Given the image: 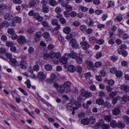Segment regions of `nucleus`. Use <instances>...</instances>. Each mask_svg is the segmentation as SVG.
Here are the masks:
<instances>
[{
  "mask_svg": "<svg viewBox=\"0 0 129 129\" xmlns=\"http://www.w3.org/2000/svg\"><path fill=\"white\" fill-rule=\"evenodd\" d=\"M19 66L22 69H26L27 67V64L26 61L21 60Z\"/></svg>",
  "mask_w": 129,
  "mask_h": 129,
  "instance_id": "obj_8",
  "label": "nucleus"
},
{
  "mask_svg": "<svg viewBox=\"0 0 129 129\" xmlns=\"http://www.w3.org/2000/svg\"><path fill=\"white\" fill-rule=\"evenodd\" d=\"M9 61L11 65L13 66L16 67L19 65L18 62L15 58L10 59Z\"/></svg>",
  "mask_w": 129,
  "mask_h": 129,
  "instance_id": "obj_6",
  "label": "nucleus"
},
{
  "mask_svg": "<svg viewBox=\"0 0 129 129\" xmlns=\"http://www.w3.org/2000/svg\"><path fill=\"white\" fill-rule=\"evenodd\" d=\"M67 57L65 56L62 57L59 59L60 62L62 64H65L67 62Z\"/></svg>",
  "mask_w": 129,
  "mask_h": 129,
  "instance_id": "obj_18",
  "label": "nucleus"
},
{
  "mask_svg": "<svg viewBox=\"0 0 129 129\" xmlns=\"http://www.w3.org/2000/svg\"><path fill=\"white\" fill-rule=\"evenodd\" d=\"M3 27L7 28L9 25V23L6 21H4L2 23Z\"/></svg>",
  "mask_w": 129,
  "mask_h": 129,
  "instance_id": "obj_32",
  "label": "nucleus"
},
{
  "mask_svg": "<svg viewBox=\"0 0 129 129\" xmlns=\"http://www.w3.org/2000/svg\"><path fill=\"white\" fill-rule=\"evenodd\" d=\"M43 36L45 38L47 39L49 37L50 35L49 33L46 32L43 34Z\"/></svg>",
  "mask_w": 129,
  "mask_h": 129,
  "instance_id": "obj_43",
  "label": "nucleus"
},
{
  "mask_svg": "<svg viewBox=\"0 0 129 129\" xmlns=\"http://www.w3.org/2000/svg\"><path fill=\"white\" fill-rule=\"evenodd\" d=\"M35 16H36L37 18V19L38 21H42L43 20V17L39 16L38 13H35Z\"/></svg>",
  "mask_w": 129,
  "mask_h": 129,
  "instance_id": "obj_36",
  "label": "nucleus"
},
{
  "mask_svg": "<svg viewBox=\"0 0 129 129\" xmlns=\"http://www.w3.org/2000/svg\"><path fill=\"white\" fill-rule=\"evenodd\" d=\"M120 96H116L115 98L113 99L112 103L114 105L116 104L117 102V101L118 100H120Z\"/></svg>",
  "mask_w": 129,
  "mask_h": 129,
  "instance_id": "obj_22",
  "label": "nucleus"
},
{
  "mask_svg": "<svg viewBox=\"0 0 129 129\" xmlns=\"http://www.w3.org/2000/svg\"><path fill=\"white\" fill-rule=\"evenodd\" d=\"M80 44L82 46V48L84 50H86L90 46V45L86 41H82L80 42Z\"/></svg>",
  "mask_w": 129,
  "mask_h": 129,
  "instance_id": "obj_4",
  "label": "nucleus"
},
{
  "mask_svg": "<svg viewBox=\"0 0 129 129\" xmlns=\"http://www.w3.org/2000/svg\"><path fill=\"white\" fill-rule=\"evenodd\" d=\"M128 96L127 94L124 95L123 97L120 96V101H123L124 103H125L127 99H128Z\"/></svg>",
  "mask_w": 129,
  "mask_h": 129,
  "instance_id": "obj_17",
  "label": "nucleus"
},
{
  "mask_svg": "<svg viewBox=\"0 0 129 129\" xmlns=\"http://www.w3.org/2000/svg\"><path fill=\"white\" fill-rule=\"evenodd\" d=\"M103 104L105 107L107 108H109L111 106V104L108 101H106L105 102H104Z\"/></svg>",
  "mask_w": 129,
  "mask_h": 129,
  "instance_id": "obj_53",
  "label": "nucleus"
},
{
  "mask_svg": "<svg viewBox=\"0 0 129 129\" xmlns=\"http://www.w3.org/2000/svg\"><path fill=\"white\" fill-rule=\"evenodd\" d=\"M61 11V8L59 7H57L55 9V12L57 14H59L60 13Z\"/></svg>",
  "mask_w": 129,
  "mask_h": 129,
  "instance_id": "obj_52",
  "label": "nucleus"
},
{
  "mask_svg": "<svg viewBox=\"0 0 129 129\" xmlns=\"http://www.w3.org/2000/svg\"><path fill=\"white\" fill-rule=\"evenodd\" d=\"M122 118L124 121L126 123H129V118L127 116H123L122 117Z\"/></svg>",
  "mask_w": 129,
  "mask_h": 129,
  "instance_id": "obj_27",
  "label": "nucleus"
},
{
  "mask_svg": "<svg viewBox=\"0 0 129 129\" xmlns=\"http://www.w3.org/2000/svg\"><path fill=\"white\" fill-rule=\"evenodd\" d=\"M54 47V46L52 44L49 45L47 47L48 50H51L53 49Z\"/></svg>",
  "mask_w": 129,
  "mask_h": 129,
  "instance_id": "obj_63",
  "label": "nucleus"
},
{
  "mask_svg": "<svg viewBox=\"0 0 129 129\" xmlns=\"http://www.w3.org/2000/svg\"><path fill=\"white\" fill-rule=\"evenodd\" d=\"M55 53L54 52H51L49 54V58L55 59Z\"/></svg>",
  "mask_w": 129,
  "mask_h": 129,
  "instance_id": "obj_42",
  "label": "nucleus"
},
{
  "mask_svg": "<svg viewBox=\"0 0 129 129\" xmlns=\"http://www.w3.org/2000/svg\"><path fill=\"white\" fill-rule=\"evenodd\" d=\"M6 49L4 47H2L0 48V54H4L6 51Z\"/></svg>",
  "mask_w": 129,
  "mask_h": 129,
  "instance_id": "obj_46",
  "label": "nucleus"
},
{
  "mask_svg": "<svg viewBox=\"0 0 129 129\" xmlns=\"http://www.w3.org/2000/svg\"><path fill=\"white\" fill-rule=\"evenodd\" d=\"M76 60L77 63L78 64H80L82 63L83 61L81 58L79 56H78L76 59Z\"/></svg>",
  "mask_w": 129,
  "mask_h": 129,
  "instance_id": "obj_39",
  "label": "nucleus"
},
{
  "mask_svg": "<svg viewBox=\"0 0 129 129\" xmlns=\"http://www.w3.org/2000/svg\"><path fill=\"white\" fill-rule=\"evenodd\" d=\"M116 19L118 21L120 22L123 19V17L122 15L119 14L116 17Z\"/></svg>",
  "mask_w": 129,
  "mask_h": 129,
  "instance_id": "obj_40",
  "label": "nucleus"
},
{
  "mask_svg": "<svg viewBox=\"0 0 129 129\" xmlns=\"http://www.w3.org/2000/svg\"><path fill=\"white\" fill-rule=\"evenodd\" d=\"M65 56L68 58L69 57L72 58H75L77 56V54L75 52L73 51L71 52L70 54L66 53L65 54Z\"/></svg>",
  "mask_w": 129,
  "mask_h": 129,
  "instance_id": "obj_5",
  "label": "nucleus"
},
{
  "mask_svg": "<svg viewBox=\"0 0 129 129\" xmlns=\"http://www.w3.org/2000/svg\"><path fill=\"white\" fill-rule=\"evenodd\" d=\"M112 112L114 115H117L120 114V109L118 108H116L112 110Z\"/></svg>",
  "mask_w": 129,
  "mask_h": 129,
  "instance_id": "obj_12",
  "label": "nucleus"
},
{
  "mask_svg": "<svg viewBox=\"0 0 129 129\" xmlns=\"http://www.w3.org/2000/svg\"><path fill=\"white\" fill-rule=\"evenodd\" d=\"M42 36L41 33L40 32H37L35 34L36 38L38 39L40 38Z\"/></svg>",
  "mask_w": 129,
  "mask_h": 129,
  "instance_id": "obj_55",
  "label": "nucleus"
},
{
  "mask_svg": "<svg viewBox=\"0 0 129 129\" xmlns=\"http://www.w3.org/2000/svg\"><path fill=\"white\" fill-rule=\"evenodd\" d=\"M102 65V63L101 62H95L94 66L96 67L99 68Z\"/></svg>",
  "mask_w": 129,
  "mask_h": 129,
  "instance_id": "obj_60",
  "label": "nucleus"
},
{
  "mask_svg": "<svg viewBox=\"0 0 129 129\" xmlns=\"http://www.w3.org/2000/svg\"><path fill=\"white\" fill-rule=\"evenodd\" d=\"M80 8L81 11L83 12H86L88 10V8L83 6H81Z\"/></svg>",
  "mask_w": 129,
  "mask_h": 129,
  "instance_id": "obj_47",
  "label": "nucleus"
},
{
  "mask_svg": "<svg viewBox=\"0 0 129 129\" xmlns=\"http://www.w3.org/2000/svg\"><path fill=\"white\" fill-rule=\"evenodd\" d=\"M7 6L3 4H1L0 5V13H3V10L7 9Z\"/></svg>",
  "mask_w": 129,
  "mask_h": 129,
  "instance_id": "obj_20",
  "label": "nucleus"
},
{
  "mask_svg": "<svg viewBox=\"0 0 129 129\" xmlns=\"http://www.w3.org/2000/svg\"><path fill=\"white\" fill-rule=\"evenodd\" d=\"M45 68L47 71H50L52 69V66L49 64H47L45 66Z\"/></svg>",
  "mask_w": 129,
  "mask_h": 129,
  "instance_id": "obj_33",
  "label": "nucleus"
},
{
  "mask_svg": "<svg viewBox=\"0 0 129 129\" xmlns=\"http://www.w3.org/2000/svg\"><path fill=\"white\" fill-rule=\"evenodd\" d=\"M4 18L7 20H12L13 17L12 14L9 13H7L4 15Z\"/></svg>",
  "mask_w": 129,
  "mask_h": 129,
  "instance_id": "obj_11",
  "label": "nucleus"
},
{
  "mask_svg": "<svg viewBox=\"0 0 129 129\" xmlns=\"http://www.w3.org/2000/svg\"><path fill=\"white\" fill-rule=\"evenodd\" d=\"M86 91L85 90L83 89H82L80 91V95L83 96H84L85 95Z\"/></svg>",
  "mask_w": 129,
  "mask_h": 129,
  "instance_id": "obj_58",
  "label": "nucleus"
},
{
  "mask_svg": "<svg viewBox=\"0 0 129 129\" xmlns=\"http://www.w3.org/2000/svg\"><path fill=\"white\" fill-rule=\"evenodd\" d=\"M69 44L73 48L77 49L79 47V44L77 42L76 40L74 39H71L70 41Z\"/></svg>",
  "mask_w": 129,
  "mask_h": 129,
  "instance_id": "obj_1",
  "label": "nucleus"
},
{
  "mask_svg": "<svg viewBox=\"0 0 129 129\" xmlns=\"http://www.w3.org/2000/svg\"><path fill=\"white\" fill-rule=\"evenodd\" d=\"M55 25L56 26V27H55L54 31H56L57 32V34L58 32V30L60 29V28L61 27L60 26V24H59L58 23L57 24Z\"/></svg>",
  "mask_w": 129,
  "mask_h": 129,
  "instance_id": "obj_41",
  "label": "nucleus"
},
{
  "mask_svg": "<svg viewBox=\"0 0 129 129\" xmlns=\"http://www.w3.org/2000/svg\"><path fill=\"white\" fill-rule=\"evenodd\" d=\"M115 82L113 80L111 79L108 81V83L109 85L112 86L114 84Z\"/></svg>",
  "mask_w": 129,
  "mask_h": 129,
  "instance_id": "obj_61",
  "label": "nucleus"
},
{
  "mask_svg": "<svg viewBox=\"0 0 129 129\" xmlns=\"http://www.w3.org/2000/svg\"><path fill=\"white\" fill-rule=\"evenodd\" d=\"M14 20L15 22L17 23H19L21 22V19L19 17L17 16L14 17Z\"/></svg>",
  "mask_w": 129,
  "mask_h": 129,
  "instance_id": "obj_31",
  "label": "nucleus"
},
{
  "mask_svg": "<svg viewBox=\"0 0 129 129\" xmlns=\"http://www.w3.org/2000/svg\"><path fill=\"white\" fill-rule=\"evenodd\" d=\"M88 120V122L92 124H93L95 122V118L93 117H90Z\"/></svg>",
  "mask_w": 129,
  "mask_h": 129,
  "instance_id": "obj_30",
  "label": "nucleus"
},
{
  "mask_svg": "<svg viewBox=\"0 0 129 129\" xmlns=\"http://www.w3.org/2000/svg\"><path fill=\"white\" fill-rule=\"evenodd\" d=\"M66 8L67 10V11H70L72 10V7L70 5H67L66 6Z\"/></svg>",
  "mask_w": 129,
  "mask_h": 129,
  "instance_id": "obj_48",
  "label": "nucleus"
},
{
  "mask_svg": "<svg viewBox=\"0 0 129 129\" xmlns=\"http://www.w3.org/2000/svg\"><path fill=\"white\" fill-rule=\"evenodd\" d=\"M61 56L60 53L59 52H58L55 53V58H59Z\"/></svg>",
  "mask_w": 129,
  "mask_h": 129,
  "instance_id": "obj_64",
  "label": "nucleus"
},
{
  "mask_svg": "<svg viewBox=\"0 0 129 129\" xmlns=\"http://www.w3.org/2000/svg\"><path fill=\"white\" fill-rule=\"evenodd\" d=\"M59 21L60 23L62 24H65L66 22L65 19L63 17L60 18L59 19Z\"/></svg>",
  "mask_w": 129,
  "mask_h": 129,
  "instance_id": "obj_49",
  "label": "nucleus"
},
{
  "mask_svg": "<svg viewBox=\"0 0 129 129\" xmlns=\"http://www.w3.org/2000/svg\"><path fill=\"white\" fill-rule=\"evenodd\" d=\"M42 11L44 13H47L49 11V7L47 5L42 6Z\"/></svg>",
  "mask_w": 129,
  "mask_h": 129,
  "instance_id": "obj_14",
  "label": "nucleus"
},
{
  "mask_svg": "<svg viewBox=\"0 0 129 129\" xmlns=\"http://www.w3.org/2000/svg\"><path fill=\"white\" fill-rule=\"evenodd\" d=\"M86 28V26L84 25H81L79 27L80 30L82 32L85 31Z\"/></svg>",
  "mask_w": 129,
  "mask_h": 129,
  "instance_id": "obj_28",
  "label": "nucleus"
},
{
  "mask_svg": "<svg viewBox=\"0 0 129 129\" xmlns=\"http://www.w3.org/2000/svg\"><path fill=\"white\" fill-rule=\"evenodd\" d=\"M125 126L124 124L121 122H119L118 123H117V127L121 128H123Z\"/></svg>",
  "mask_w": 129,
  "mask_h": 129,
  "instance_id": "obj_35",
  "label": "nucleus"
},
{
  "mask_svg": "<svg viewBox=\"0 0 129 129\" xmlns=\"http://www.w3.org/2000/svg\"><path fill=\"white\" fill-rule=\"evenodd\" d=\"M100 76L102 77L105 76L106 75L105 72L103 70H102L100 71Z\"/></svg>",
  "mask_w": 129,
  "mask_h": 129,
  "instance_id": "obj_62",
  "label": "nucleus"
},
{
  "mask_svg": "<svg viewBox=\"0 0 129 129\" xmlns=\"http://www.w3.org/2000/svg\"><path fill=\"white\" fill-rule=\"evenodd\" d=\"M80 24V23L78 20H75L72 23L73 25L75 27L78 26Z\"/></svg>",
  "mask_w": 129,
  "mask_h": 129,
  "instance_id": "obj_34",
  "label": "nucleus"
},
{
  "mask_svg": "<svg viewBox=\"0 0 129 129\" xmlns=\"http://www.w3.org/2000/svg\"><path fill=\"white\" fill-rule=\"evenodd\" d=\"M49 4L52 6H55L57 5L58 3L55 0H49Z\"/></svg>",
  "mask_w": 129,
  "mask_h": 129,
  "instance_id": "obj_19",
  "label": "nucleus"
},
{
  "mask_svg": "<svg viewBox=\"0 0 129 129\" xmlns=\"http://www.w3.org/2000/svg\"><path fill=\"white\" fill-rule=\"evenodd\" d=\"M120 88L122 90H124L125 92H128L129 91V86L127 85H121Z\"/></svg>",
  "mask_w": 129,
  "mask_h": 129,
  "instance_id": "obj_15",
  "label": "nucleus"
},
{
  "mask_svg": "<svg viewBox=\"0 0 129 129\" xmlns=\"http://www.w3.org/2000/svg\"><path fill=\"white\" fill-rule=\"evenodd\" d=\"M105 119L108 121L110 122L111 120V117L110 115H106L105 116Z\"/></svg>",
  "mask_w": 129,
  "mask_h": 129,
  "instance_id": "obj_44",
  "label": "nucleus"
},
{
  "mask_svg": "<svg viewBox=\"0 0 129 129\" xmlns=\"http://www.w3.org/2000/svg\"><path fill=\"white\" fill-rule=\"evenodd\" d=\"M88 119L85 118L81 120L82 123L84 125H87L88 124Z\"/></svg>",
  "mask_w": 129,
  "mask_h": 129,
  "instance_id": "obj_25",
  "label": "nucleus"
},
{
  "mask_svg": "<svg viewBox=\"0 0 129 129\" xmlns=\"http://www.w3.org/2000/svg\"><path fill=\"white\" fill-rule=\"evenodd\" d=\"M115 74L117 77H120L122 76L123 73L121 71H118L116 72Z\"/></svg>",
  "mask_w": 129,
  "mask_h": 129,
  "instance_id": "obj_37",
  "label": "nucleus"
},
{
  "mask_svg": "<svg viewBox=\"0 0 129 129\" xmlns=\"http://www.w3.org/2000/svg\"><path fill=\"white\" fill-rule=\"evenodd\" d=\"M7 31L9 34H14L15 33L14 29L12 28H10L8 29Z\"/></svg>",
  "mask_w": 129,
  "mask_h": 129,
  "instance_id": "obj_56",
  "label": "nucleus"
},
{
  "mask_svg": "<svg viewBox=\"0 0 129 129\" xmlns=\"http://www.w3.org/2000/svg\"><path fill=\"white\" fill-rule=\"evenodd\" d=\"M14 45V43L12 42L8 41L6 43V45L8 47H11Z\"/></svg>",
  "mask_w": 129,
  "mask_h": 129,
  "instance_id": "obj_45",
  "label": "nucleus"
},
{
  "mask_svg": "<svg viewBox=\"0 0 129 129\" xmlns=\"http://www.w3.org/2000/svg\"><path fill=\"white\" fill-rule=\"evenodd\" d=\"M65 88L62 85H59V86L57 89V91L60 94L63 93L65 90Z\"/></svg>",
  "mask_w": 129,
  "mask_h": 129,
  "instance_id": "obj_9",
  "label": "nucleus"
},
{
  "mask_svg": "<svg viewBox=\"0 0 129 129\" xmlns=\"http://www.w3.org/2000/svg\"><path fill=\"white\" fill-rule=\"evenodd\" d=\"M85 114L83 112L79 113L78 115V117L80 118H83L85 116Z\"/></svg>",
  "mask_w": 129,
  "mask_h": 129,
  "instance_id": "obj_59",
  "label": "nucleus"
},
{
  "mask_svg": "<svg viewBox=\"0 0 129 129\" xmlns=\"http://www.w3.org/2000/svg\"><path fill=\"white\" fill-rule=\"evenodd\" d=\"M1 40L4 42H6L7 40V38L6 36L5 35H2L1 37Z\"/></svg>",
  "mask_w": 129,
  "mask_h": 129,
  "instance_id": "obj_54",
  "label": "nucleus"
},
{
  "mask_svg": "<svg viewBox=\"0 0 129 129\" xmlns=\"http://www.w3.org/2000/svg\"><path fill=\"white\" fill-rule=\"evenodd\" d=\"M71 83L70 81H67L64 83L63 85L65 88L67 89L66 91L68 93L70 91V90L69 87L71 86Z\"/></svg>",
  "mask_w": 129,
  "mask_h": 129,
  "instance_id": "obj_2",
  "label": "nucleus"
},
{
  "mask_svg": "<svg viewBox=\"0 0 129 129\" xmlns=\"http://www.w3.org/2000/svg\"><path fill=\"white\" fill-rule=\"evenodd\" d=\"M68 70L70 72H73L75 70V67L72 65H69L68 67Z\"/></svg>",
  "mask_w": 129,
  "mask_h": 129,
  "instance_id": "obj_16",
  "label": "nucleus"
},
{
  "mask_svg": "<svg viewBox=\"0 0 129 129\" xmlns=\"http://www.w3.org/2000/svg\"><path fill=\"white\" fill-rule=\"evenodd\" d=\"M51 23L53 25H55L58 23V20L55 18L52 19L51 20Z\"/></svg>",
  "mask_w": 129,
  "mask_h": 129,
  "instance_id": "obj_29",
  "label": "nucleus"
},
{
  "mask_svg": "<svg viewBox=\"0 0 129 129\" xmlns=\"http://www.w3.org/2000/svg\"><path fill=\"white\" fill-rule=\"evenodd\" d=\"M92 95V94L91 93L86 91L84 96L86 98H89Z\"/></svg>",
  "mask_w": 129,
  "mask_h": 129,
  "instance_id": "obj_51",
  "label": "nucleus"
},
{
  "mask_svg": "<svg viewBox=\"0 0 129 129\" xmlns=\"http://www.w3.org/2000/svg\"><path fill=\"white\" fill-rule=\"evenodd\" d=\"M110 125L113 128H115L117 126V123L116 121L113 120L111 121Z\"/></svg>",
  "mask_w": 129,
  "mask_h": 129,
  "instance_id": "obj_23",
  "label": "nucleus"
},
{
  "mask_svg": "<svg viewBox=\"0 0 129 129\" xmlns=\"http://www.w3.org/2000/svg\"><path fill=\"white\" fill-rule=\"evenodd\" d=\"M37 77L41 79H43L46 77V75L43 72H39L37 75Z\"/></svg>",
  "mask_w": 129,
  "mask_h": 129,
  "instance_id": "obj_10",
  "label": "nucleus"
},
{
  "mask_svg": "<svg viewBox=\"0 0 129 129\" xmlns=\"http://www.w3.org/2000/svg\"><path fill=\"white\" fill-rule=\"evenodd\" d=\"M86 63L88 67L91 68L93 66V63L90 60H86Z\"/></svg>",
  "mask_w": 129,
  "mask_h": 129,
  "instance_id": "obj_26",
  "label": "nucleus"
},
{
  "mask_svg": "<svg viewBox=\"0 0 129 129\" xmlns=\"http://www.w3.org/2000/svg\"><path fill=\"white\" fill-rule=\"evenodd\" d=\"M25 83L27 85V87L29 88H30L31 87V84H30V81L29 79H28L25 82Z\"/></svg>",
  "mask_w": 129,
  "mask_h": 129,
  "instance_id": "obj_50",
  "label": "nucleus"
},
{
  "mask_svg": "<svg viewBox=\"0 0 129 129\" xmlns=\"http://www.w3.org/2000/svg\"><path fill=\"white\" fill-rule=\"evenodd\" d=\"M17 42L20 44H22L26 42L25 37L22 36H19L17 39Z\"/></svg>",
  "mask_w": 129,
  "mask_h": 129,
  "instance_id": "obj_3",
  "label": "nucleus"
},
{
  "mask_svg": "<svg viewBox=\"0 0 129 129\" xmlns=\"http://www.w3.org/2000/svg\"><path fill=\"white\" fill-rule=\"evenodd\" d=\"M98 126L101 125L102 128L103 129H108L109 127V125L108 124H102L101 123H98L97 124Z\"/></svg>",
  "mask_w": 129,
  "mask_h": 129,
  "instance_id": "obj_13",
  "label": "nucleus"
},
{
  "mask_svg": "<svg viewBox=\"0 0 129 129\" xmlns=\"http://www.w3.org/2000/svg\"><path fill=\"white\" fill-rule=\"evenodd\" d=\"M66 106L68 110L71 111L72 110L74 111L76 110L77 109L78 107V106H76V107H74L73 106V105L70 103L68 104Z\"/></svg>",
  "mask_w": 129,
  "mask_h": 129,
  "instance_id": "obj_7",
  "label": "nucleus"
},
{
  "mask_svg": "<svg viewBox=\"0 0 129 129\" xmlns=\"http://www.w3.org/2000/svg\"><path fill=\"white\" fill-rule=\"evenodd\" d=\"M71 31V29L69 27H67L64 28L63 31L66 34H68Z\"/></svg>",
  "mask_w": 129,
  "mask_h": 129,
  "instance_id": "obj_24",
  "label": "nucleus"
},
{
  "mask_svg": "<svg viewBox=\"0 0 129 129\" xmlns=\"http://www.w3.org/2000/svg\"><path fill=\"white\" fill-rule=\"evenodd\" d=\"M19 90L24 95H27V93L21 87L18 88Z\"/></svg>",
  "mask_w": 129,
  "mask_h": 129,
  "instance_id": "obj_57",
  "label": "nucleus"
},
{
  "mask_svg": "<svg viewBox=\"0 0 129 129\" xmlns=\"http://www.w3.org/2000/svg\"><path fill=\"white\" fill-rule=\"evenodd\" d=\"M36 4V2L35 1H31L29 2V4L30 7H34Z\"/></svg>",
  "mask_w": 129,
  "mask_h": 129,
  "instance_id": "obj_38",
  "label": "nucleus"
},
{
  "mask_svg": "<svg viewBox=\"0 0 129 129\" xmlns=\"http://www.w3.org/2000/svg\"><path fill=\"white\" fill-rule=\"evenodd\" d=\"M104 101L103 99L99 98L96 99V103L99 105H102L103 104Z\"/></svg>",
  "mask_w": 129,
  "mask_h": 129,
  "instance_id": "obj_21",
  "label": "nucleus"
}]
</instances>
